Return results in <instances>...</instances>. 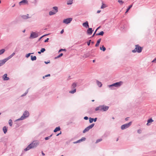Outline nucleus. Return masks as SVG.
<instances>
[{
  "label": "nucleus",
  "mask_w": 156,
  "mask_h": 156,
  "mask_svg": "<svg viewBox=\"0 0 156 156\" xmlns=\"http://www.w3.org/2000/svg\"><path fill=\"white\" fill-rule=\"evenodd\" d=\"M97 85L99 87H101L102 86V84L101 82L99 81L98 80L97 81Z\"/></svg>",
  "instance_id": "nucleus-26"
},
{
  "label": "nucleus",
  "mask_w": 156,
  "mask_h": 156,
  "mask_svg": "<svg viewBox=\"0 0 156 156\" xmlns=\"http://www.w3.org/2000/svg\"><path fill=\"white\" fill-rule=\"evenodd\" d=\"M45 49L44 48H42L41 50H40V51H41V52L42 53H43L45 51Z\"/></svg>",
  "instance_id": "nucleus-46"
},
{
  "label": "nucleus",
  "mask_w": 156,
  "mask_h": 156,
  "mask_svg": "<svg viewBox=\"0 0 156 156\" xmlns=\"http://www.w3.org/2000/svg\"><path fill=\"white\" fill-rule=\"evenodd\" d=\"M137 52L138 53H140L141 52L142 50V48L139 45L137 47Z\"/></svg>",
  "instance_id": "nucleus-16"
},
{
  "label": "nucleus",
  "mask_w": 156,
  "mask_h": 156,
  "mask_svg": "<svg viewBox=\"0 0 156 156\" xmlns=\"http://www.w3.org/2000/svg\"><path fill=\"white\" fill-rule=\"evenodd\" d=\"M5 49H2L0 50V55H2L3 54L5 51Z\"/></svg>",
  "instance_id": "nucleus-29"
},
{
  "label": "nucleus",
  "mask_w": 156,
  "mask_h": 156,
  "mask_svg": "<svg viewBox=\"0 0 156 156\" xmlns=\"http://www.w3.org/2000/svg\"><path fill=\"white\" fill-rule=\"evenodd\" d=\"M56 13L54 11H50L49 12V15L50 16L53 15L55 14Z\"/></svg>",
  "instance_id": "nucleus-34"
},
{
  "label": "nucleus",
  "mask_w": 156,
  "mask_h": 156,
  "mask_svg": "<svg viewBox=\"0 0 156 156\" xmlns=\"http://www.w3.org/2000/svg\"><path fill=\"white\" fill-rule=\"evenodd\" d=\"M125 29V27L124 25L120 27V30H123Z\"/></svg>",
  "instance_id": "nucleus-47"
},
{
  "label": "nucleus",
  "mask_w": 156,
  "mask_h": 156,
  "mask_svg": "<svg viewBox=\"0 0 156 156\" xmlns=\"http://www.w3.org/2000/svg\"><path fill=\"white\" fill-rule=\"evenodd\" d=\"M132 123V122H130L127 123H126L122 125L121 127V129L122 130H124L125 129L128 128L131 125Z\"/></svg>",
  "instance_id": "nucleus-2"
},
{
  "label": "nucleus",
  "mask_w": 156,
  "mask_h": 156,
  "mask_svg": "<svg viewBox=\"0 0 156 156\" xmlns=\"http://www.w3.org/2000/svg\"><path fill=\"white\" fill-rule=\"evenodd\" d=\"M49 40V38H47L45 40L44 42L45 43L48 42Z\"/></svg>",
  "instance_id": "nucleus-51"
},
{
  "label": "nucleus",
  "mask_w": 156,
  "mask_h": 156,
  "mask_svg": "<svg viewBox=\"0 0 156 156\" xmlns=\"http://www.w3.org/2000/svg\"><path fill=\"white\" fill-rule=\"evenodd\" d=\"M102 139L101 138L98 139L96 140L95 143L97 144V143H99V142L102 141Z\"/></svg>",
  "instance_id": "nucleus-42"
},
{
  "label": "nucleus",
  "mask_w": 156,
  "mask_h": 156,
  "mask_svg": "<svg viewBox=\"0 0 156 156\" xmlns=\"http://www.w3.org/2000/svg\"><path fill=\"white\" fill-rule=\"evenodd\" d=\"M86 138L85 137H82L80 139L74 142L73 143L74 144H76L77 143H79L81 142L84 141L86 140Z\"/></svg>",
  "instance_id": "nucleus-10"
},
{
  "label": "nucleus",
  "mask_w": 156,
  "mask_h": 156,
  "mask_svg": "<svg viewBox=\"0 0 156 156\" xmlns=\"http://www.w3.org/2000/svg\"><path fill=\"white\" fill-rule=\"evenodd\" d=\"M61 129V128L59 126L56 127L55 129L54 130V132H56L57 131H59Z\"/></svg>",
  "instance_id": "nucleus-23"
},
{
  "label": "nucleus",
  "mask_w": 156,
  "mask_h": 156,
  "mask_svg": "<svg viewBox=\"0 0 156 156\" xmlns=\"http://www.w3.org/2000/svg\"><path fill=\"white\" fill-rule=\"evenodd\" d=\"M7 61L6 59L5 58L0 60V67L4 64Z\"/></svg>",
  "instance_id": "nucleus-12"
},
{
  "label": "nucleus",
  "mask_w": 156,
  "mask_h": 156,
  "mask_svg": "<svg viewBox=\"0 0 156 156\" xmlns=\"http://www.w3.org/2000/svg\"><path fill=\"white\" fill-rule=\"evenodd\" d=\"M123 82L122 81H120L119 82H116L114 83L115 87H120L123 84Z\"/></svg>",
  "instance_id": "nucleus-8"
},
{
  "label": "nucleus",
  "mask_w": 156,
  "mask_h": 156,
  "mask_svg": "<svg viewBox=\"0 0 156 156\" xmlns=\"http://www.w3.org/2000/svg\"><path fill=\"white\" fill-rule=\"evenodd\" d=\"M66 51V49H61L59 51V52L61 51Z\"/></svg>",
  "instance_id": "nucleus-50"
},
{
  "label": "nucleus",
  "mask_w": 156,
  "mask_h": 156,
  "mask_svg": "<svg viewBox=\"0 0 156 156\" xmlns=\"http://www.w3.org/2000/svg\"><path fill=\"white\" fill-rule=\"evenodd\" d=\"M31 145H30V144L26 148L24 149V151H27L29 150L30 149L32 148Z\"/></svg>",
  "instance_id": "nucleus-19"
},
{
  "label": "nucleus",
  "mask_w": 156,
  "mask_h": 156,
  "mask_svg": "<svg viewBox=\"0 0 156 156\" xmlns=\"http://www.w3.org/2000/svg\"><path fill=\"white\" fill-rule=\"evenodd\" d=\"M9 126H12V122L11 119H10L9 120Z\"/></svg>",
  "instance_id": "nucleus-37"
},
{
  "label": "nucleus",
  "mask_w": 156,
  "mask_h": 156,
  "mask_svg": "<svg viewBox=\"0 0 156 156\" xmlns=\"http://www.w3.org/2000/svg\"><path fill=\"white\" fill-rule=\"evenodd\" d=\"M63 54L62 53L58 55L55 58V59H57L58 58H60L63 55Z\"/></svg>",
  "instance_id": "nucleus-41"
},
{
  "label": "nucleus",
  "mask_w": 156,
  "mask_h": 156,
  "mask_svg": "<svg viewBox=\"0 0 156 156\" xmlns=\"http://www.w3.org/2000/svg\"><path fill=\"white\" fill-rule=\"evenodd\" d=\"M118 2L120 4V5H123L124 3V2L121 0H118Z\"/></svg>",
  "instance_id": "nucleus-39"
},
{
  "label": "nucleus",
  "mask_w": 156,
  "mask_h": 156,
  "mask_svg": "<svg viewBox=\"0 0 156 156\" xmlns=\"http://www.w3.org/2000/svg\"><path fill=\"white\" fill-rule=\"evenodd\" d=\"M42 38V37H40L39 39H38V41H41V39Z\"/></svg>",
  "instance_id": "nucleus-61"
},
{
  "label": "nucleus",
  "mask_w": 156,
  "mask_h": 156,
  "mask_svg": "<svg viewBox=\"0 0 156 156\" xmlns=\"http://www.w3.org/2000/svg\"><path fill=\"white\" fill-rule=\"evenodd\" d=\"M42 155H43V156H44L45 155V154L43 152V151H42Z\"/></svg>",
  "instance_id": "nucleus-64"
},
{
  "label": "nucleus",
  "mask_w": 156,
  "mask_h": 156,
  "mask_svg": "<svg viewBox=\"0 0 156 156\" xmlns=\"http://www.w3.org/2000/svg\"><path fill=\"white\" fill-rule=\"evenodd\" d=\"M104 33L103 31H101L99 33V34L100 35L103 36L104 35Z\"/></svg>",
  "instance_id": "nucleus-48"
},
{
  "label": "nucleus",
  "mask_w": 156,
  "mask_h": 156,
  "mask_svg": "<svg viewBox=\"0 0 156 156\" xmlns=\"http://www.w3.org/2000/svg\"><path fill=\"white\" fill-rule=\"evenodd\" d=\"M61 134V132H60V133H58V134H57L56 136H58V135H60V134Z\"/></svg>",
  "instance_id": "nucleus-63"
},
{
  "label": "nucleus",
  "mask_w": 156,
  "mask_h": 156,
  "mask_svg": "<svg viewBox=\"0 0 156 156\" xmlns=\"http://www.w3.org/2000/svg\"><path fill=\"white\" fill-rule=\"evenodd\" d=\"M28 16H29V15L27 14V15H23L21 16V17L23 19H25V20L27 19L30 18V17H29Z\"/></svg>",
  "instance_id": "nucleus-18"
},
{
  "label": "nucleus",
  "mask_w": 156,
  "mask_h": 156,
  "mask_svg": "<svg viewBox=\"0 0 156 156\" xmlns=\"http://www.w3.org/2000/svg\"><path fill=\"white\" fill-rule=\"evenodd\" d=\"M156 58H155L152 61V62H156Z\"/></svg>",
  "instance_id": "nucleus-58"
},
{
  "label": "nucleus",
  "mask_w": 156,
  "mask_h": 156,
  "mask_svg": "<svg viewBox=\"0 0 156 156\" xmlns=\"http://www.w3.org/2000/svg\"><path fill=\"white\" fill-rule=\"evenodd\" d=\"M101 11V10H98L97 11V13H100Z\"/></svg>",
  "instance_id": "nucleus-62"
},
{
  "label": "nucleus",
  "mask_w": 156,
  "mask_h": 156,
  "mask_svg": "<svg viewBox=\"0 0 156 156\" xmlns=\"http://www.w3.org/2000/svg\"><path fill=\"white\" fill-rule=\"evenodd\" d=\"M101 38H100L97 41V43L95 45V47H97L99 45V44L101 41Z\"/></svg>",
  "instance_id": "nucleus-20"
},
{
  "label": "nucleus",
  "mask_w": 156,
  "mask_h": 156,
  "mask_svg": "<svg viewBox=\"0 0 156 156\" xmlns=\"http://www.w3.org/2000/svg\"><path fill=\"white\" fill-rule=\"evenodd\" d=\"M3 130L5 134L7 132V129L5 126H4L3 128Z\"/></svg>",
  "instance_id": "nucleus-25"
},
{
  "label": "nucleus",
  "mask_w": 156,
  "mask_h": 156,
  "mask_svg": "<svg viewBox=\"0 0 156 156\" xmlns=\"http://www.w3.org/2000/svg\"><path fill=\"white\" fill-rule=\"evenodd\" d=\"M82 25L83 27L86 28L88 27H89L88 23L87 21H86L85 22L83 23L82 24Z\"/></svg>",
  "instance_id": "nucleus-14"
},
{
  "label": "nucleus",
  "mask_w": 156,
  "mask_h": 156,
  "mask_svg": "<svg viewBox=\"0 0 156 156\" xmlns=\"http://www.w3.org/2000/svg\"><path fill=\"white\" fill-rule=\"evenodd\" d=\"M73 19L71 18H69L66 19H65L63 21V23L68 24L71 23V21Z\"/></svg>",
  "instance_id": "nucleus-5"
},
{
  "label": "nucleus",
  "mask_w": 156,
  "mask_h": 156,
  "mask_svg": "<svg viewBox=\"0 0 156 156\" xmlns=\"http://www.w3.org/2000/svg\"><path fill=\"white\" fill-rule=\"evenodd\" d=\"M34 53H29L27 54L26 55L25 57L27 58H28L30 57V55L31 54H33Z\"/></svg>",
  "instance_id": "nucleus-36"
},
{
  "label": "nucleus",
  "mask_w": 156,
  "mask_h": 156,
  "mask_svg": "<svg viewBox=\"0 0 156 156\" xmlns=\"http://www.w3.org/2000/svg\"><path fill=\"white\" fill-rule=\"evenodd\" d=\"M94 123H93L89 125L83 131V133H85L86 132L88 131L90 129L92 128L94 126Z\"/></svg>",
  "instance_id": "nucleus-3"
},
{
  "label": "nucleus",
  "mask_w": 156,
  "mask_h": 156,
  "mask_svg": "<svg viewBox=\"0 0 156 156\" xmlns=\"http://www.w3.org/2000/svg\"><path fill=\"white\" fill-rule=\"evenodd\" d=\"M50 139V137H49L48 136V137H45L44 138V139L45 140H49V139Z\"/></svg>",
  "instance_id": "nucleus-52"
},
{
  "label": "nucleus",
  "mask_w": 156,
  "mask_h": 156,
  "mask_svg": "<svg viewBox=\"0 0 156 156\" xmlns=\"http://www.w3.org/2000/svg\"><path fill=\"white\" fill-rule=\"evenodd\" d=\"M108 86L109 88H110L111 90L115 89V88H114V87H115V86L114 85V83L112 84L108 85Z\"/></svg>",
  "instance_id": "nucleus-15"
},
{
  "label": "nucleus",
  "mask_w": 156,
  "mask_h": 156,
  "mask_svg": "<svg viewBox=\"0 0 156 156\" xmlns=\"http://www.w3.org/2000/svg\"><path fill=\"white\" fill-rule=\"evenodd\" d=\"M12 57H13V56H12V55H11L9 56L8 57H7V58H5V59H6V60H7V61L9 59H10Z\"/></svg>",
  "instance_id": "nucleus-40"
},
{
  "label": "nucleus",
  "mask_w": 156,
  "mask_h": 156,
  "mask_svg": "<svg viewBox=\"0 0 156 156\" xmlns=\"http://www.w3.org/2000/svg\"><path fill=\"white\" fill-rule=\"evenodd\" d=\"M29 115V112L27 111H25L22 115L20 118L17 119L16 120V121L23 120L27 118Z\"/></svg>",
  "instance_id": "nucleus-1"
},
{
  "label": "nucleus",
  "mask_w": 156,
  "mask_h": 156,
  "mask_svg": "<svg viewBox=\"0 0 156 156\" xmlns=\"http://www.w3.org/2000/svg\"><path fill=\"white\" fill-rule=\"evenodd\" d=\"M100 27H98L97 29H96V30H95V31L94 32V34H93V35H92V36H91V37H93L94 36L95 34H96V32L97 31V30L99 29L100 28Z\"/></svg>",
  "instance_id": "nucleus-38"
},
{
  "label": "nucleus",
  "mask_w": 156,
  "mask_h": 156,
  "mask_svg": "<svg viewBox=\"0 0 156 156\" xmlns=\"http://www.w3.org/2000/svg\"><path fill=\"white\" fill-rule=\"evenodd\" d=\"M73 3V0H69L67 2V5H71Z\"/></svg>",
  "instance_id": "nucleus-32"
},
{
  "label": "nucleus",
  "mask_w": 156,
  "mask_h": 156,
  "mask_svg": "<svg viewBox=\"0 0 156 156\" xmlns=\"http://www.w3.org/2000/svg\"><path fill=\"white\" fill-rule=\"evenodd\" d=\"M53 9L55 10L54 12L56 13L58 11V8L56 6H54L53 7Z\"/></svg>",
  "instance_id": "nucleus-28"
},
{
  "label": "nucleus",
  "mask_w": 156,
  "mask_h": 156,
  "mask_svg": "<svg viewBox=\"0 0 156 156\" xmlns=\"http://www.w3.org/2000/svg\"><path fill=\"white\" fill-rule=\"evenodd\" d=\"M76 84L75 83H73L72 85L71 88L72 89H74L76 87Z\"/></svg>",
  "instance_id": "nucleus-24"
},
{
  "label": "nucleus",
  "mask_w": 156,
  "mask_h": 156,
  "mask_svg": "<svg viewBox=\"0 0 156 156\" xmlns=\"http://www.w3.org/2000/svg\"><path fill=\"white\" fill-rule=\"evenodd\" d=\"M88 119H89L88 117L87 116H85L84 117V119L85 120H87Z\"/></svg>",
  "instance_id": "nucleus-53"
},
{
  "label": "nucleus",
  "mask_w": 156,
  "mask_h": 156,
  "mask_svg": "<svg viewBox=\"0 0 156 156\" xmlns=\"http://www.w3.org/2000/svg\"><path fill=\"white\" fill-rule=\"evenodd\" d=\"M100 106L101 111H107L109 108L108 106L105 105H100Z\"/></svg>",
  "instance_id": "nucleus-6"
},
{
  "label": "nucleus",
  "mask_w": 156,
  "mask_h": 156,
  "mask_svg": "<svg viewBox=\"0 0 156 156\" xmlns=\"http://www.w3.org/2000/svg\"><path fill=\"white\" fill-rule=\"evenodd\" d=\"M76 89L75 88L73 90H70L69 91V93L71 94H74L76 92Z\"/></svg>",
  "instance_id": "nucleus-33"
},
{
  "label": "nucleus",
  "mask_w": 156,
  "mask_h": 156,
  "mask_svg": "<svg viewBox=\"0 0 156 156\" xmlns=\"http://www.w3.org/2000/svg\"><path fill=\"white\" fill-rule=\"evenodd\" d=\"M88 113L90 114H91L95 113V112L93 108H90L88 110Z\"/></svg>",
  "instance_id": "nucleus-17"
},
{
  "label": "nucleus",
  "mask_w": 156,
  "mask_h": 156,
  "mask_svg": "<svg viewBox=\"0 0 156 156\" xmlns=\"http://www.w3.org/2000/svg\"><path fill=\"white\" fill-rule=\"evenodd\" d=\"M29 89H27L26 92L21 95V97H23L26 95L28 92Z\"/></svg>",
  "instance_id": "nucleus-35"
},
{
  "label": "nucleus",
  "mask_w": 156,
  "mask_h": 156,
  "mask_svg": "<svg viewBox=\"0 0 156 156\" xmlns=\"http://www.w3.org/2000/svg\"><path fill=\"white\" fill-rule=\"evenodd\" d=\"M100 49L101 50H102L103 51H104L106 50V49L104 46L103 45L102 47H100Z\"/></svg>",
  "instance_id": "nucleus-30"
},
{
  "label": "nucleus",
  "mask_w": 156,
  "mask_h": 156,
  "mask_svg": "<svg viewBox=\"0 0 156 156\" xmlns=\"http://www.w3.org/2000/svg\"><path fill=\"white\" fill-rule=\"evenodd\" d=\"M89 122L90 123H92L93 122V118H91V117H90L89 118Z\"/></svg>",
  "instance_id": "nucleus-45"
},
{
  "label": "nucleus",
  "mask_w": 156,
  "mask_h": 156,
  "mask_svg": "<svg viewBox=\"0 0 156 156\" xmlns=\"http://www.w3.org/2000/svg\"><path fill=\"white\" fill-rule=\"evenodd\" d=\"M93 31L92 28H89L87 30V34L89 35H91Z\"/></svg>",
  "instance_id": "nucleus-11"
},
{
  "label": "nucleus",
  "mask_w": 156,
  "mask_h": 156,
  "mask_svg": "<svg viewBox=\"0 0 156 156\" xmlns=\"http://www.w3.org/2000/svg\"><path fill=\"white\" fill-rule=\"evenodd\" d=\"M64 31V30L63 29L60 32V33L61 34H62L63 33Z\"/></svg>",
  "instance_id": "nucleus-59"
},
{
  "label": "nucleus",
  "mask_w": 156,
  "mask_h": 156,
  "mask_svg": "<svg viewBox=\"0 0 156 156\" xmlns=\"http://www.w3.org/2000/svg\"><path fill=\"white\" fill-rule=\"evenodd\" d=\"M7 74H4L2 76V78L4 80H9V78L7 76Z\"/></svg>",
  "instance_id": "nucleus-13"
},
{
  "label": "nucleus",
  "mask_w": 156,
  "mask_h": 156,
  "mask_svg": "<svg viewBox=\"0 0 156 156\" xmlns=\"http://www.w3.org/2000/svg\"><path fill=\"white\" fill-rule=\"evenodd\" d=\"M50 76V74H48L45 75V77H49V76Z\"/></svg>",
  "instance_id": "nucleus-56"
},
{
  "label": "nucleus",
  "mask_w": 156,
  "mask_h": 156,
  "mask_svg": "<svg viewBox=\"0 0 156 156\" xmlns=\"http://www.w3.org/2000/svg\"><path fill=\"white\" fill-rule=\"evenodd\" d=\"M91 40H89L87 42V45L88 46H89L90 45V42H91Z\"/></svg>",
  "instance_id": "nucleus-49"
},
{
  "label": "nucleus",
  "mask_w": 156,
  "mask_h": 156,
  "mask_svg": "<svg viewBox=\"0 0 156 156\" xmlns=\"http://www.w3.org/2000/svg\"><path fill=\"white\" fill-rule=\"evenodd\" d=\"M93 121H94V122H96L97 120V118H93Z\"/></svg>",
  "instance_id": "nucleus-54"
},
{
  "label": "nucleus",
  "mask_w": 156,
  "mask_h": 156,
  "mask_svg": "<svg viewBox=\"0 0 156 156\" xmlns=\"http://www.w3.org/2000/svg\"><path fill=\"white\" fill-rule=\"evenodd\" d=\"M15 52H13L12 54L11 55H12V56H13L14 55H15Z\"/></svg>",
  "instance_id": "nucleus-60"
},
{
  "label": "nucleus",
  "mask_w": 156,
  "mask_h": 156,
  "mask_svg": "<svg viewBox=\"0 0 156 156\" xmlns=\"http://www.w3.org/2000/svg\"><path fill=\"white\" fill-rule=\"evenodd\" d=\"M44 63H45V64H48V63H50V61H49L48 62H46V61H45L44 62Z\"/></svg>",
  "instance_id": "nucleus-57"
},
{
  "label": "nucleus",
  "mask_w": 156,
  "mask_h": 156,
  "mask_svg": "<svg viewBox=\"0 0 156 156\" xmlns=\"http://www.w3.org/2000/svg\"><path fill=\"white\" fill-rule=\"evenodd\" d=\"M106 7V5L104 3H102V5L101 6V9H103L105 8V7Z\"/></svg>",
  "instance_id": "nucleus-44"
},
{
  "label": "nucleus",
  "mask_w": 156,
  "mask_h": 156,
  "mask_svg": "<svg viewBox=\"0 0 156 156\" xmlns=\"http://www.w3.org/2000/svg\"><path fill=\"white\" fill-rule=\"evenodd\" d=\"M31 60L32 61H35L37 59V57L35 56H33V55L30 56Z\"/></svg>",
  "instance_id": "nucleus-21"
},
{
  "label": "nucleus",
  "mask_w": 156,
  "mask_h": 156,
  "mask_svg": "<svg viewBox=\"0 0 156 156\" xmlns=\"http://www.w3.org/2000/svg\"><path fill=\"white\" fill-rule=\"evenodd\" d=\"M28 1L27 0H23L20 2L19 4L20 5H24L26 4H28Z\"/></svg>",
  "instance_id": "nucleus-9"
},
{
  "label": "nucleus",
  "mask_w": 156,
  "mask_h": 156,
  "mask_svg": "<svg viewBox=\"0 0 156 156\" xmlns=\"http://www.w3.org/2000/svg\"><path fill=\"white\" fill-rule=\"evenodd\" d=\"M132 7V5H130L127 8V9H126V11L125 12V13H127L129 10L131 9V8Z\"/></svg>",
  "instance_id": "nucleus-31"
},
{
  "label": "nucleus",
  "mask_w": 156,
  "mask_h": 156,
  "mask_svg": "<svg viewBox=\"0 0 156 156\" xmlns=\"http://www.w3.org/2000/svg\"><path fill=\"white\" fill-rule=\"evenodd\" d=\"M98 110L101 111L100 106H99L98 107H96L95 109V111H98Z\"/></svg>",
  "instance_id": "nucleus-43"
},
{
  "label": "nucleus",
  "mask_w": 156,
  "mask_h": 156,
  "mask_svg": "<svg viewBox=\"0 0 156 156\" xmlns=\"http://www.w3.org/2000/svg\"><path fill=\"white\" fill-rule=\"evenodd\" d=\"M138 46V44H137L135 45V48L134 49L132 50V52L133 53H135L136 52H137V47Z\"/></svg>",
  "instance_id": "nucleus-22"
},
{
  "label": "nucleus",
  "mask_w": 156,
  "mask_h": 156,
  "mask_svg": "<svg viewBox=\"0 0 156 156\" xmlns=\"http://www.w3.org/2000/svg\"><path fill=\"white\" fill-rule=\"evenodd\" d=\"M137 132L139 133H141V131L140 129H139L137 130Z\"/></svg>",
  "instance_id": "nucleus-55"
},
{
  "label": "nucleus",
  "mask_w": 156,
  "mask_h": 156,
  "mask_svg": "<svg viewBox=\"0 0 156 156\" xmlns=\"http://www.w3.org/2000/svg\"><path fill=\"white\" fill-rule=\"evenodd\" d=\"M38 35L37 33L35 32H32L29 38L30 39H33L37 37Z\"/></svg>",
  "instance_id": "nucleus-4"
},
{
  "label": "nucleus",
  "mask_w": 156,
  "mask_h": 156,
  "mask_svg": "<svg viewBox=\"0 0 156 156\" xmlns=\"http://www.w3.org/2000/svg\"><path fill=\"white\" fill-rule=\"evenodd\" d=\"M39 144V143L37 141H34L31 143L30 144V145H31V146L32 148H33L37 147Z\"/></svg>",
  "instance_id": "nucleus-7"
},
{
  "label": "nucleus",
  "mask_w": 156,
  "mask_h": 156,
  "mask_svg": "<svg viewBox=\"0 0 156 156\" xmlns=\"http://www.w3.org/2000/svg\"><path fill=\"white\" fill-rule=\"evenodd\" d=\"M153 121H154L153 120V119L151 118L149 119L147 121V125H150V124H149V123H150L151 122H153Z\"/></svg>",
  "instance_id": "nucleus-27"
}]
</instances>
